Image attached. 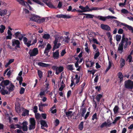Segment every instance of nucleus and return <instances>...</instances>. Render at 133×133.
Wrapping results in <instances>:
<instances>
[{
  "label": "nucleus",
  "instance_id": "obj_1",
  "mask_svg": "<svg viewBox=\"0 0 133 133\" xmlns=\"http://www.w3.org/2000/svg\"><path fill=\"white\" fill-rule=\"evenodd\" d=\"M54 37L55 40L54 42H69L70 40V38L69 36H61L58 34H56L54 35Z\"/></svg>",
  "mask_w": 133,
  "mask_h": 133
},
{
  "label": "nucleus",
  "instance_id": "obj_2",
  "mask_svg": "<svg viewBox=\"0 0 133 133\" xmlns=\"http://www.w3.org/2000/svg\"><path fill=\"white\" fill-rule=\"evenodd\" d=\"M15 38L17 39H18L19 41H22L23 39V42H27L28 40V38L25 37H27L26 34H21L20 32H16L14 35Z\"/></svg>",
  "mask_w": 133,
  "mask_h": 133
},
{
  "label": "nucleus",
  "instance_id": "obj_3",
  "mask_svg": "<svg viewBox=\"0 0 133 133\" xmlns=\"http://www.w3.org/2000/svg\"><path fill=\"white\" fill-rule=\"evenodd\" d=\"M51 69L54 70L56 71L55 74L57 75L62 72L64 69V67L62 66H52Z\"/></svg>",
  "mask_w": 133,
  "mask_h": 133
},
{
  "label": "nucleus",
  "instance_id": "obj_4",
  "mask_svg": "<svg viewBox=\"0 0 133 133\" xmlns=\"http://www.w3.org/2000/svg\"><path fill=\"white\" fill-rule=\"evenodd\" d=\"M125 88L128 89L132 90L133 88V81L129 79L125 82Z\"/></svg>",
  "mask_w": 133,
  "mask_h": 133
},
{
  "label": "nucleus",
  "instance_id": "obj_5",
  "mask_svg": "<svg viewBox=\"0 0 133 133\" xmlns=\"http://www.w3.org/2000/svg\"><path fill=\"white\" fill-rule=\"evenodd\" d=\"M96 18L101 21H105L107 19H117V18L113 16H108L106 17H103L101 16H97Z\"/></svg>",
  "mask_w": 133,
  "mask_h": 133
},
{
  "label": "nucleus",
  "instance_id": "obj_6",
  "mask_svg": "<svg viewBox=\"0 0 133 133\" xmlns=\"http://www.w3.org/2000/svg\"><path fill=\"white\" fill-rule=\"evenodd\" d=\"M38 53V51L37 48H35L32 50H30L29 52V54L31 57L36 56Z\"/></svg>",
  "mask_w": 133,
  "mask_h": 133
},
{
  "label": "nucleus",
  "instance_id": "obj_7",
  "mask_svg": "<svg viewBox=\"0 0 133 133\" xmlns=\"http://www.w3.org/2000/svg\"><path fill=\"white\" fill-rule=\"evenodd\" d=\"M115 21L117 23V25H123V26H125L129 30H132V27L130 25H128L127 24H126L125 23H121L118 21L116 20Z\"/></svg>",
  "mask_w": 133,
  "mask_h": 133
},
{
  "label": "nucleus",
  "instance_id": "obj_8",
  "mask_svg": "<svg viewBox=\"0 0 133 133\" xmlns=\"http://www.w3.org/2000/svg\"><path fill=\"white\" fill-rule=\"evenodd\" d=\"M28 124V122L26 121L23 122L22 123L23 126L22 128L24 131H27L28 130V127L27 125Z\"/></svg>",
  "mask_w": 133,
  "mask_h": 133
},
{
  "label": "nucleus",
  "instance_id": "obj_9",
  "mask_svg": "<svg viewBox=\"0 0 133 133\" xmlns=\"http://www.w3.org/2000/svg\"><path fill=\"white\" fill-rule=\"evenodd\" d=\"M9 83V81L8 80H3L1 83L0 85L3 87V89H4L5 86L7 85Z\"/></svg>",
  "mask_w": 133,
  "mask_h": 133
},
{
  "label": "nucleus",
  "instance_id": "obj_10",
  "mask_svg": "<svg viewBox=\"0 0 133 133\" xmlns=\"http://www.w3.org/2000/svg\"><path fill=\"white\" fill-rule=\"evenodd\" d=\"M101 27L103 30L106 31H110V28L108 25L103 24H102L101 25Z\"/></svg>",
  "mask_w": 133,
  "mask_h": 133
},
{
  "label": "nucleus",
  "instance_id": "obj_11",
  "mask_svg": "<svg viewBox=\"0 0 133 133\" xmlns=\"http://www.w3.org/2000/svg\"><path fill=\"white\" fill-rule=\"evenodd\" d=\"M53 57L54 59H57L59 57V52L57 50L55 52H53Z\"/></svg>",
  "mask_w": 133,
  "mask_h": 133
},
{
  "label": "nucleus",
  "instance_id": "obj_12",
  "mask_svg": "<svg viewBox=\"0 0 133 133\" xmlns=\"http://www.w3.org/2000/svg\"><path fill=\"white\" fill-rule=\"evenodd\" d=\"M118 78H119V83H121L123 81L124 76L121 72H119L117 74Z\"/></svg>",
  "mask_w": 133,
  "mask_h": 133
},
{
  "label": "nucleus",
  "instance_id": "obj_13",
  "mask_svg": "<svg viewBox=\"0 0 133 133\" xmlns=\"http://www.w3.org/2000/svg\"><path fill=\"white\" fill-rule=\"evenodd\" d=\"M37 64L39 66L43 67H47L50 65V64H46L41 62H38Z\"/></svg>",
  "mask_w": 133,
  "mask_h": 133
},
{
  "label": "nucleus",
  "instance_id": "obj_14",
  "mask_svg": "<svg viewBox=\"0 0 133 133\" xmlns=\"http://www.w3.org/2000/svg\"><path fill=\"white\" fill-rule=\"evenodd\" d=\"M58 42H54V45L52 49V50L54 51L55 49L59 48L61 45V43H57Z\"/></svg>",
  "mask_w": 133,
  "mask_h": 133
},
{
  "label": "nucleus",
  "instance_id": "obj_15",
  "mask_svg": "<svg viewBox=\"0 0 133 133\" xmlns=\"http://www.w3.org/2000/svg\"><path fill=\"white\" fill-rule=\"evenodd\" d=\"M7 10L6 9L2 10L0 9V15L1 16H4L6 14Z\"/></svg>",
  "mask_w": 133,
  "mask_h": 133
},
{
  "label": "nucleus",
  "instance_id": "obj_16",
  "mask_svg": "<svg viewBox=\"0 0 133 133\" xmlns=\"http://www.w3.org/2000/svg\"><path fill=\"white\" fill-rule=\"evenodd\" d=\"M20 44V42H12V45L13 46H15V49H17L18 48H20L19 45Z\"/></svg>",
  "mask_w": 133,
  "mask_h": 133
},
{
  "label": "nucleus",
  "instance_id": "obj_17",
  "mask_svg": "<svg viewBox=\"0 0 133 133\" xmlns=\"http://www.w3.org/2000/svg\"><path fill=\"white\" fill-rule=\"evenodd\" d=\"M102 95L101 94L97 95L96 97V99L97 100V102L98 103L100 101L102 97Z\"/></svg>",
  "mask_w": 133,
  "mask_h": 133
},
{
  "label": "nucleus",
  "instance_id": "obj_18",
  "mask_svg": "<svg viewBox=\"0 0 133 133\" xmlns=\"http://www.w3.org/2000/svg\"><path fill=\"white\" fill-rule=\"evenodd\" d=\"M40 123L41 125L43 127H45L46 128L48 127V125L45 121L43 120H41L40 121Z\"/></svg>",
  "mask_w": 133,
  "mask_h": 133
},
{
  "label": "nucleus",
  "instance_id": "obj_19",
  "mask_svg": "<svg viewBox=\"0 0 133 133\" xmlns=\"http://www.w3.org/2000/svg\"><path fill=\"white\" fill-rule=\"evenodd\" d=\"M124 42H121V43L119 44L118 50L119 51H122L123 49V43Z\"/></svg>",
  "mask_w": 133,
  "mask_h": 133
},
{
  "label": "nucleus",
  "instance_id": "obj_20",
  "mask_svg": "<svg viewBox=\"0 0 133 133\" xmlns=\"http://www.w3.org/2000/svg\"><path fill=\"white\" fill-rule=\"evenodd\" d=\"M42 37L45 39H48L50 37V35L48 34H44L43 36Z\"/></svg>",
  "mask_w": 133,
  "mask_h": 133
},
{
  "label": "nucleus",
  "instance_id": "obj_21",
  "mask_svg": "<svg viewBox=\"0 0 133 133\" xmlns=\"http://www.w3.org/2000/svg\"><path fill=\"white\" fill-rule=\"evenodd\" d=\"M31 20L32 21L37 22L38 21V17L34 15L32 17L30 18Z\"/></svg>",
  "mask_w": 133,
  "mask_h": 133
},
{
  "label": "nucleus",
  "instance_id": "obj_22",
  "mask_svg": "<svg viewBox=\"0 0 133 133\" xmlns=\"http://www.w3.org/2000/svg\"><path fill=\"white\" fill-rule=\"evenodd\" d=\"M73 67V65L69 64L67 65V68L68 70L72 71L74 69Z\"/></svg>",
  "mask_w": 133,
  "mask_h": 133
},
{
  "label": "nucleus",
  "instance_id": "obj_23",
  "mask_svg": "<svg viewBox=\"0 0 133 133\" xmlns=\"http://www.w3.org/2000/svg\"><path fill=\"white\" fill-rule=\"evenodd\" d=\"M120 66L121 68L123 67L125 64V61L124 59H121L120 60Z\"/></svg>",
  "mask_w": 133,
  "mask_h": 133
},
{
  "label": "nucleus",
  "instance_id": "obj_24",
  "mask_svg": "<svg viewBox=\"0 0 133 133\" xmlns=\"http://www.w3.org/2000/svg\"><path fill=\"white\" fill-rule=\"evenodd\" d=\"M30 124L36 125V121L34 118H31L30 119Z\"/></svg>",
  "mask_w": 133,
  "mask_h": 133
},
{
  "label": "nucleus",
  "instance_id": "obj_25",
  "mask_svg": "<svg viewBox=\"0 0 133 133\" xmlns=\"http://www.w3.org/2000/svg\"><path fill=\"white\" fill-rule=\"evenodd\" d=\"M1 94L4 95H5V94H8V92L6 90H4L2 89L1 90Z\"/></svg>",
  "mask_w": 133,
  "mask_h": 133
},
{
  "label": "nucleus",
  "instance_id": "obj_26",
  "mask_svg": "<svg viewBox=\"0 0 133 133\" xmlns=\"http://www.w3.org/2000/svg\"><path fill=\"white\" fill-rule=\"evenodd\" d=\"M72 111H68V112H65V114L66 116L67 117L70 116L72 117L73 114H72Z\"/></svg>",
  "mask_w": 133,
  "mask_h": 133
},
{
  "label": "nucleus",
  "instance_id": "obj_27",
  "mask_svg": "<svg viewBox=\"0 0 133 133\" xmlns=\"http://www.w3.org/2000/svg\"><path fill=\"white\" fill-rule=\"evenodd\" d=\"M79 8L82 10V11H83V12H89V10H86L85 7L83 6H79Z\"/></svg>",
  "mask_w": 133,
  "mask_h": 133
},
{
  "label": "nucleus",
  "instance_id": "obj_28",
  "mask_svg": "<svg viewBox=\"0 0 133 133\" xmlns=\"http://www.w3.org/2000/svg\"><path fill=\"white\" fill-rule=\"evenodd\" d=\"M119 108L118 106L115 105L113 109V111L115 114H116L117 113Z\"/></svg>",
  "mask_w": 133,
  "mask_h": 133
},
{
  "label": "nucleus",
  "instance_id": "obj_29",
  "mask_svg": "<svg viewBox=\"0 0 133 133\" xmlns=\"http://www.w3.org/2000/svg\"><path fill=\"white\" fill-rule=\"evenodd\" d=\"M33 1L37 3V4H39L42 6H43L44 5V4L41 2L40 1V0H32Z\"/></svg>",
  "mask_w": 133,
  "mask_h": 133
},
{
  "label": "nucleus",
  "instance_id": "obj_30",
  "mask_svg": "<svg viewBox=\"0 0 133 133\" xmlns=\"http://www.w3.org/2000/svg\"><path fill=\"white\" fill-rule=\"evenodd\" d=\"M29 111L25 109V111H23L22 115V116H25L26 115H29Z\"/></svg>",
  "mask_w": 133,
  "mask_h": 133
},
{
  "label": "nucleus",
  "instance_id": "obj_31",
  "mask_svg": "<svg viewBox=\"0 0 133 133\" xmlns=\"http://www.w3.org/2000/svg\"><path fill=\"white\" fill-rule=\"evenodd\" d=\"M37 74L39 78H41L43 76V72L42 71L40 70H38Z\"/></svg>",
  "mask_w": 133,
  "mask_h": 133
},
{
  "label": "nucleus",
  "instance_id": "obj_32",
  "mask_svg": "<svg viewBox=\"0 0 133 133\" xmlns=\"http://www.w3.org/2000/svg\"><path fill=\"white\" fill-rule=\"evenodd\" d=\"M83 128V122H81L78 126L79 129L81 130H82Z\"/></svg>",
  "mask_w": 133,
  "mask_h": 133
},
{
  "label": "nucleus",
  "instance_id": "obj_33",
  "mask_svg": "<svg viewBox=\"0 0 133 133\" xmlns=\"http://www.w3.org/2000/svg\"><path fill=\"white\" fill-rule=\"evenodd\" d=\"M86 16H84L83 18L86 17L87 18H93V16L91 14H87Z\"/></svg>",
  "mask_w": 133,
  "mask_h": 133
},
{
  "label": "nucleus",
  "instance_id": "obj_34",
  "mask_svg": "<svg viewBox=\"0 0 133 133\" xmlns=\"http://www.w3.org/2000/svg\"><path fill=\"white\" fill-rule=\"evenodd\" d=\"M35 125L30 124L29 127V129L30 130L34 129L35 128Z\"/></svg>",
  "mask_w": 133,
  "mask_h": 133
},
{
  "label": "nucleus",
  "instance_id": "obj_35",
  "mask_svg": "<svg viewBox=\"0 0 133 133\" xmlns=\"http://www.w3.org/2000/svg\"><path fill=\"white\" fill-rule=\"evenodd\" d=\"M128 38H125L124 34H123L121 42H128Z\"/></svg>",
  "mask_w": 133,
  "mask_h": 133
},
{
  "label": "nucleus",
  "instance_id": "obj_36",
  "mask_svg": "<svg viewBox=\"0 0 133 133\" xmlns=\"http://www.w3.org/2000/svg\"><path fill=\"white\" fill-rule=\"evenodd\" d=\"M17 1L22 5L23 6L25 5V2L24 0H17Z\"/></svg>",
  "mask_w": 133,
  "mask_h": 133
},
{
  "label": "nucleus",
  "instance_id": "obj_37",
  "mask_svg": "<svg viewBox=\"0 0 133 133\" xmlns=\"http://www.w3.org/2000/svg\"><path fill=\"white\" fill-rule=\"evenodd\" d=\"M41 90V91L39 95L41 97H42V96L44 95L45 94V90H44L42 89Z\"/></svg>",
  "mask_w": 133,
  "mask_h": 133
},
{
  "label": "nucleus",
  "instance_id": "obj_38",
  "mask_svg": "<svg viewBox=\"0 0 133 133\" xmlns=\"http://www.w3.org/2000/svg\"><path fill=\"white\" fill-rule=\"evenodd\" d=\"M85 82H84L83 83V84L81 85V87H78V90H79V89H82V91H81V92L83 90L84 88V86H85Z\"/></svg>",
  "mask_w": 133,
  "mask_h": 133
},
{
  "label": "nucleus",
  "instance_id": "obj_39",
  "mask_svg": "<svg viewBox=\"0 0 133 133\" xmlns=\"http://www.w3.org/2000/svg\"><path fill=\"white\" fill-rule=\"evenodd\" d=\"M15 109L16 111L17 112H20L21 111V109L20 107L18 106L15 105Z\"/></svg>",
  "mask_w": 133,
  "mask_h": 133
},
{
  "label": "nucleus",
  "instance_id": "obj_40",
  "mask_svg": "<svg viewBox=\"0 0 133 133\" xmlns=\"http://www.w3.org/2000/svg\"><path fill=\"white\" fill-rule=\"evenodd\" d=\"M86 109L85 108H83L82 109V112L81 113V116L82 117H84V114L86 112Z\"/></svg>",
  "mask_w": 133,
  "mask_h": 133
},
{
  "label": "nucleus",
  "instance_id": "obj_41",
  "mask_svg": "<svg viewBox=\"0 0 133 133\" xmlns=\"http://www.w3.org/2000/svg\"><path fill=\"white\" fill-rule=\"evenodd\" d=\"M98 119V118L97 117V114L96 113H95L92 115V119L93 120H94L95 119L97 120Z\"/></svg>",
  "mask_w": 133,
  "mask_h": 133
},
{
  "label": "nucleus",
  "instance_id": "obj_42",
  "mask_svg": "<svg viewBox=\"0 0 133 133\" xmlns=\"http://www.w3.org/2000/svg\"><path fill=\"white\" fill-rule=\"evenodd\" d=\"M103 8H98L97 7H93L91 9L89 10V11H92V10H101Z\"/></svg>",
  "mask_w": 133,
  "mask_h": 133
},
{
  "label": "nucleus",
  "instance_id": "obj_43",
  "mask_svg": "<svg viewBox=\"0 0 133 133\" xmlns=\"http://www.w3.org/2000/svg\"><path fill=\"white\" fill-rule=\"evenodd\" d=\"M107 123L106 122H104L102 123L100 126V128H102L104 127L107 126Z\"/></svg>",
  "mask_w": 133,
  "mask_h": 133
},
{
  "label": "nucleus",
  "instance_id": "obj_44",
  "mask_svg": "<svg viewBox=\"0 0 133 133\" xmlns=\"http://www.w3.org/2000/svg\"><path fill=\"white\" fill-rule=\"evenodd\" d=\"M121 12L124 14H128L129 13V12L127 10L123 9L121 10Z\"/></svg>",
  "mask_w": 133,
  "mask_h": 133
},
{
  "label": "nucleus",
  "instance_id": "obj_45",
  "mask_svg": "<svg viewBox=\"0 0 133 133\" xmlns=\"http://www.w3.org/2000/svg\"><path fill=\"white\" fill-rule=\"evenodd\" d=\"M100 53L99 51H97L96 53L94 55V58L95 59H96L99 56Z\"/></svg>",
  "mask_w": 133,
  "mask_h": 133
},
{
  "label": "nucleus",
  "instance_id": "obj_46",
  "mask_svg": "<svg viewBox=\"0 0 133 133\" xmlns=\"http://www.w3.org/2000/svg\"><path fill=\"white\" fill-rule=\"evenodd\" d=\"M127 0H124V2L123 3H120L119 4V5L121 7H123V6L126 5V2Z\"/></svg>",
  "mask_w": 133,
  "mask_h": 133
},
{
  "label": "nucleus",
  "instance_id": "obj_47",
  "mask_svg": "<svg viewBox=\"0 0 133 133\" xmlns=\"http://www.w3.org/2000/svg\"><path fill=\"white\" fill-rule=\"evenodd\" d=\"M25 91V89L23 87H21L20 91L19 93L21 94H23Z\"/></svg>",
  "mask_w": 133,
  "mask_h": 133
},
{
  "label": "nucleus",
  "instance_id": "obj_48",
  "mask_svg": "<svg viewBox=\"0 0 133 133\" xmlns=\"http://www.w3.org/2000/svg\"><path fill=\"white\" fill-rule=\"evenodd\" d=\"M121 38V36L120 35H117L116 37V40L118 42L120 41Z\"/></svg>",
  "mask_w": 133,
  "mask_h": 133
},
{
  "label": "nucleus",
  "instance_id": "obj_49",
  "mask_svg": "<svg viewBox=\"0 0 133 133\" xmlns=\"http://www.w3.org/2000/svg\"><path fill=\"white\" fill-rule=\"evenodd\" d=\"M35 117L36 119H39L40 118L41 116L39 114L37 113L35 114Z\"/></svg>",
  "mask_w": 133,
  "mask_h": 133
},
{
  "label": "nucleus",
  "instance_id": "obj_50",
  "mask_svg": "<svg viewBox=\"0 0 133 133\" xmlns=\"http://www.w3.org/2000/svg\"><path fill=\"white\" fill-rule=\"evenodd\" d=\"M34 112V113H36L37 112L38 107L36 106H35L33 108Z\"/></svg>",
  "mask_w": 133,
  "mask_h": 133
},
{
  "label": "nucleus",
  "instance_id": "obj_51",
  "mask_svg": "<svg viewBox=\"0 0 133 133\" xmlns=\"http://www.w3.org/2000/svg\"><path fill=\"white\" fill-rule=\"evenodd\" d=\"M66 53V52L65 51V49H64L62 50V52H61L60 54L61 55V56H63Z\"/></svg>",
  "mask_w": 133,
  "mask_h": 133
},
{
  "label": "nucleus",
  "instance_id": "obj_52",
  "mask_svg": "<svg viewBox=\"0 0 133 133\" xmlns=\"http://www.w3.org/2000/svg\"><path fill=\"white\" fill-rule=\"evenodd\" d=\"M62 5V2L59 1L58 5L57 8L59 9H61V8Z\"/></svg>",
  "mask_w": 133,
  "mask_h": 133
},
{
  "label": "nucleus",
  "instance_id": "obj_53",
  "mask_svg": "<svg viewBox=\"0 0 133 133\" xmlns=\"http://www.w3.org/2000/svg\"><path fill=\"white\" fill-rule=\"evenodd\" d=\"M71 16L69 15H64V18L69 19L71 18Z\"/></svg>",
  "mask_w": 133,
  "mask_h": 133
},
{
  "label": "nucleus",
  "instance_id": "obj_54",
  "mask_svg": "<svg viewBox=\"0 0 133 133\" xmlns=\"http://www.w3.org/2000/svg\"><path fill=\"white\" fill-rule=\"evenodd\" d=\"M50 50L45 48V49L44 51V53L45 54V55L48 56V53L49 52Z\"/></svg>",
  "mask_w": 133,
  "mask_h": 133
},
{
  "label": "nucleus",
  "instance_id": "obj_55",
  "mask_svg": "<svg viewBox=\"0 0 133 133\" xmlns=\"http://www.w3.org/2000/svg\"><path fill=\"white\" fill-rule=\"evenodd\" d=\"M55 125L56 126H57L59 124V120L58 119H56L55 121Z\"/></svg>",
  "mask_w": 133,
  "mask_h": 133
},
{
  "label": "nucleus",
  "instance_id": "obj_56",
  "mask_svg": "<svg viewBox=\"0 0 133 133\" xmlns=\"http://www.w3.org/2000/svg\"><path fill=\"white\" fill-rule=\"evenodd\" d=\"M108 10L111 12L113 14H114L115 13L114 11V9L112 8H110L108 9Z\"/></svg>",
  "mask_w": 133,
  "mask_h": 133
},
{
  "label": "nucleus",
  "instance_id": "obj_57",
  "mask_svg": "<svg viewBox=\"0 0 133 133\" xmlns=\"http://www.w3.org/2000/svg\"><path fill=\"white\" fill-rule=\"evenodd\" d=\"M64 15L63 14H60V15H57L56 16L58 18H64Z\"/></svg>",
  "mask_w": 133,
  "mask_h": 133
},
{
  "label": "nucleus",
  "instance_id": "obj_58",
  "mask_svg": "<svg viewBox=\"0 0 133 133\" xmlns=\"http://www.w3.org/2000/svg\"><path fill=\"white\" fill-rule=\"evenodd\" d=\"M127 58L129 59V62H131L132 61V56L130 55H129L128 56Z\"/></svg>",
  "mask_w": 133,
  "mask_h": 133
},
{
  "label": "nucleus",
  "instance_id": "obj_59",
  "mask_svg": "<svg viewBox=\"0 0 133 133\" xmlns=\"http://www.w3.org/2000/svg\"><path fill=\"white\" fill-rule=\"evenodd\" d=\"M95 33L94 32H91L90 30H88V34L90 35V36H92V35L94 34Z\"/></svg>",
  "mask_w": 133,
  "mask_h": 133
},
{
  "label": "nucleus",
  "instance_id": "obj_60",
  "mask_svg": "<svg viewBox=\"0 0 133 133\" xmlns=\"http://www.w3.org/2000/svg\"><path fill=\"white\" fill-rule=\"evenodd\" d=\"M71 90H69L68 91L67 93V97L68 98H69L71 94Z\"/></svg>",
  "mask_w": 133,
  "mask_h": 133
},
{
  "label": "nucleus",
  "instance_id": "obj_61",
  "mask_svg": "<svg viewBox=\"0 0 133 133\" xmlns=\"http://www.w3.org/2000/svg\"><path fill=\"white\" fill-rule=\"evenodd\" d=\"M90 114V112H87L86 114L85 117H84V119H86L89 116V115Z\"/></svg>",
  "mask_w": 133,
  "mask_h": 133
},
{
  "label": "nucleus",
  "instance_id": "obj_62",
  "mask_svg": "<svg viewBox=\"0 0 133 133\" xmlns=\"http://www.w3.org/2000/svg\"><path fill=\"white\" fill-rule=\"evenodd\" d=\"M123 30L122 29H120L118 31V32L119 34H122L123 32Z\"/></svg>",
  "mask_w": 133,
  "mask_h": 133
},
{
  "label": "nucleus",
  "instance_id": "obj_63",
  "mask_svg": "<svg viewBox=\"0 0 133 133\" xmlns=\"http://www.w3.org/2000/svg\"><path fill=\"white\" fill-rule=\"evenodd\" d=\"M51 48V45L49 44H47L46 47V48L50 50V49Z\"/></svg>",
  "mask_w": 133,
  "mask_h": 133
},
{
  "label": "nucleus",
  "instance_id": "obj_64",
  "mask_svg": "<svg viewBox=\"0 0 133 133\" xmlns=\"http://www.w3.org/2000/svg\"><path fill=\"white\" fill-rule=\"evenodd\" d=\"M17 79L19 81H23V78L22 76H18L17 77Z\"/></svg>",
  "mask_w": 133,
  "mask_h": 133
}]
</instances>
